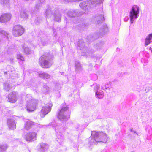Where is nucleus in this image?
Returning <instances> with one entry per match:
<instances>
[{"label": "nucleus", "instance_id": "nucleus-1", "mask_svg": "<svg viewBox=\"0 0 152 152\" xmlns=\"http://www.w3.org/2000/svg\"><path fill=\"white\" fill-rule=\"evenodd\" d=\"M107 134L105 133L99 131L91 132V136L89 138L90 143L95 144L96 142H102L106 143L108 139Z\"/></svg>", "mask_w": 152, "mask_h": 152}, {"label": "nucleus", "instance_id": "nucleus-2", "mask_svg": "<svg viewBox=\"0 0 152 152\" xmlns=\"http://www.w3.org/2000/svg\"><path fill=\"white\" fill-rule=\"evenodd\" d=\"M53 57L52 54L48 53H45L40 58L39 63L43 68H49L53 64L51 59Z\"/></svg>", "mask_w": 152, "mask_h": 152}, {"label": "nucleus", "instance_id": "nucleus-3", "mask_svg": "<svg viewBox=\"0 0 152 152\" xmlns=\"http://www.w3.org/2000/svg\"><path fill=\"white\" fill-rule=\"evenodd\" d=\"M25 99L27 102L26 108L27 111L30 112L35 110L37 104V101L36 99H33L30 94L26 95Z\"/></svg>", "mask_w": 152, "mask_h": 152}, {"label": "nucleus", "instance_id": "nucleus-4", "mask_svg": "<svg viewBox=\"0 0 152 152\" xmlns=\"http://www.w3.org/2000/svg\"><path fill=\"white\" fill-rule=\"evenodd\" d=\"M69 108L67 106L61 107L58 110L57 117L62 121H67L69 118Z\"/></svg>", "mask_w": 152, "mask_h": 152}, {"label": "nucleus", "instance_id": "nucleus-5", "mask_svg": "<svg viewBox=\"0 0 152 152\" xmlns=\"http://www.w3.org/2000/svg\"><path fill=\"white\" fill-rule=\"evenodd\" d=\"M140 8L137 5H133L129 12V16L131 23H133L134 19L138 18Z\"/></svg>", "mask_w": 152, "mask_h": 152}, {"label": "nucleus", "instance_id": "nucleus-6", "mask_svg": "<svg viewBox=\"0 0 152 152\" xmlns=\"http://www.w3.org/2000/svg\"><path fill=\"white\" fill-rule=\"evenodd\" d=\"M24 32V29L23 27L20 25L15 26L12 30V33L13 35L18 37L22 35Z\"/></svg>", "mask_w": 152, "mask_h": 152}, {"label": "nucleus", "instance_id": "nucleus-7", "mask_svg": "<svg viewBox=\"0 0 152 152\" xmlns=\"http://www.w3.org/2000/svg\"><path fill=\"white\" fill-rule=\"evenodd\" d=\"M52 106V104L51 103L47 104L45 106H43L40 112L41 116L43 117L50 112Z\"/></svg>", "mask_w": 152, "mask_h": 152}, {"label": "nucleus", "instance_id": "nucleus-8", "mask_svg": "<svg viewBox=\"0 0 152 152\" xmlns=\"http://www.w3.org/2000/svg\"><path fill=\"white\" fill-rule=\"evenodd\" d=\"M18 98L17 94L15 92L10 93L8 96L9 101L12 103H15L17 100Z\"/></svg>", "mask_w": 152, "mask_h": 152}, {"label": "nucleus", "instance_id": "nucleus-9", "mask_svg": "<svg viewBox=\"0 0 152 152\" xmlns=\"http://www.w3.org/2000/svg\"><path fill=\"white\" fill-rule=\"evenodd\" d=\"M52 125L54 128L56 132L57 133H61L64 131V128L62 125L60 124H57L55 122H53L50 124Z\"/></svg>", "mask_w": 152, "mask_h": 152}, {"label": "nucleus", "instance_id": "nucleus-10", "mask_svg": "<svg viewBox=\"0 0 152 152\" xmlns=\"http://www.w3.org/2000/svg\"><path fill=\"white\" fill-rule=\"evenodd\" d=\"M36 135L35 132L28 133L26 136L25 139L27 141H34L36 140Z\"/></svg>", "mask_w": 152, "mask_h": 152}, {"label": "nucleus", "instance_id": "nucleus-11", "mask_svg": "<svg viewBox=\"0 0 152 152\" xmlns=\"http://www.w3.org/2000/svg\"><path fill=\"white\" fill-rule=\"evenodd\" d=\"M11 14L9 13H5L0 17V22L4 23L9 21L11 18Z\"/></svg>", "mask_w": 152, "mask_h": 152}, {"label": "nucleus", "instance_id": "nucleus-12", "mask_svg": "<svg viewBox=\"0 0 152 152\" xmlns=\"http://www.w3.org/2000/svg\"><path fill=\"white\" fill-rule=\"evenodd\" d=\"M7 125L9 128L11 129L14 130L16 128L15 121L13 119H9L7 120Z\"/></svg>", "mask_w": 152, "mask_h": 152}, {"label": "nucleus", "instance_id": "nucleus-13", "mask_svg": "<svg viewBox=\"0 0 152 152\" xmlns=\"http://www.w3.org/2000/svg\"><path fill=\"white\" fill-rule=\"evenodd\" d=\"M152 42V33L148 35L145 39V45L147 46Z\"/></svg>", "mask_w": 152, "mask_h": 152}, {"label": "nucleus", "instance_id": "nucleus-14", "mask_svg": "<svg viewBox=\"0 0 152 152\" xmlns=\"http://www.w3.org/2000/svg\"><path fill=\"white\" fill-rule=\"evenodd\" d=\"M39 75L40 77L44 79L45 80L49 79L50 77V75L48 73L44 72H40L39 74Z\"/></svg>", "mask_w": 152, "mask_h": 152}, {"label": "nucleus", "instance_id": "nucleus-15", "mask_svg": "<svg viewBox=\"0 0 152 152\" xmlns=\"http://www.w3.org/2000/svg\"><path fill=\"white\" fill-rule=\"evenodd\" d=\"M34 124L33 122L31 121L28 120L25 124L24 129L26 130H28L31 128Z\"/></svg>", "mask_w": 152, "mask_h": 152}, {"label": "nucleus", "instance_id": "nucleus-16", "mask_svg": "<svg viewBox=\"0 0 152 152\" xmlns=\"http://www.w3.org/2000/svg\"><path fill=\"white\" fill-rule=\"evenodd\" d=\"M40 148L39 150L42 152H44L48 148V145L44 143H41L40 144Z\"/></svg>", "mask_w": 152, "mask_h": 152}, {"label": "nucleus", "instance_id": "nucleus-17", "mask_svg": "<svg viewBox=\"0 0 152 152\" xmlns=\"http://www.w3.org/2000/svg\"><path fill=\"white\" fill-rule=\"evenodd\" d=\"M9 146L5 143L0 144V152H4L8 148Z\"/></svg>", "mask_w": 152, "mask_h": 152}, {"label": "nucleus", "instance_id": "nucleus-18", "mask_svg": "<svg viewBox=\"0 0 152 152\" xmlns=\"http://www.w3.org/2000/svg\"><path fill=\"white\" fill-rule=\"evenodd\" d=\"M75 71L77 73H79L83 69L80 63L78 62H76L75 65Z\"/></svg>", "mask_w": 152, "mask_h": 152}, {"label": "nucleus", "instance_id": "nucleus-19", "mask_svg": "<svg viewBox=\"0 0 152 152\" xmlns=\"http://www.w3.org/2000/svg\"><path fill=\"white\" fill-rule=\"evenodd\" d=\"M23 49V50L24 52L27 54H29L31 52L32 50L31 49L26 45L24 44L22 45Z\"/></svg>", "mask_w": 152, "mask_h": 152}, {"label": "nucleus", "instance_id": "nucleus-20", "mask_svg": "<svg viewBox=\"0 0 152 152\" xmlns=\"http://www.w3.org/2000/svg\"><path fill=\"white\" fill-rule=\"evenodd\" d=\"M95 19L96 20L98 24L102 23L104 20V17L101 15H99L95 18Z\"/></svg>", "mask_w": 152, "mask_h": 152}, {"label": "nucleus", "instance_id": "nucleus-21", "mask_svg": "<svg viewBox=\"0 0 152 152\" xmlns=\"http://www.w3.org/2000/svg\"><path fill=\"white\" fill-rule=\"evenodd\" d=\"M88 3V1L83 2L80 4L79 6L82 9L86 10V9H87Z\"/></svg>", "mask_w": 152, "mask_h": 152}, {"label": "nucleus", "instance_id": "nucleus-22", "mask_svg": "<svg viewBox=\"0 0 152 152\" xmlns=\"http://www.w3.org/2000/svg\"><path fill=\"white\" fill-rule=\"evenodd\" d=\"M96 96L97 98L101 99L103 97V92L102 91H96L95 93Z\"/></svg>", "mask_w": 152, "mask_h": 152}, {"label": "nucleus", "instance_id": "nucleus-23", "mask_svg": "<svg viewBox=\"0 0 152 152\" xmlns=\"http://www.w3.org/2000/svg\"><path fill=\"white\" fill-rule=\"evenodd\" d=\"M38 44L39 45L42 44L44 45L46 43V41L45 39L43 37H39L38 38Z\"/></svg>", "mask_w": 152, "mask_h": 152}, {"label": "nucleus", "instance_id": "nucleus-24", "mask_svg": "<svg viewBox=\"0 0 152 152\" xmlns=\"http://www.w3.org/2000/svg\"><path fill=\"white\" fill-rule=\"evenodd\" d=\"M67 15L68 16L70 17H75L77 15L76 12L73 10L69 11L67 13Z\"/></svg>", "mask_w": 152, "mask_h": 152}, {"label": "nucleus", "instance_id": "nucleus-25", "mask_svg": "<svg viewBox=\"0 0 152 152\" xmlns=\"http://www.w3.org/2000/svg\"><path fill=\"white\" fill-rule=\"evenodd\" d=\"M50 90L49 87L46 84H44L43 85V87L42 88V91L43 93L46 94Z\"/></svg>", "mask_w": 152, "mask_h": 152}, {"label": "nucleus", "instance_id": "nucleus-26", "mask_svg": "<svg viewBox=\"0 0 152 152\" xmlns=\"http://www.w3.org/2000/svg\"><path fill=\"white\" fill-rule=\"evenodd\" d=\"M11 86L10 84L8 83H4V89L6 91H8L11 88Z\"/></svg>", "mask_w": 152, "mask_h": 152}, {"label": "nucleus", "instance_id": "nucleus-27", "mask_svg": "<svg viewBox=\"0 0 152 152\" xmlns=\"http://www.w3.org/2000/svg\"><path fill=\"white\" fill-rule=\"evenodd\" d=\"M20 16L21 17L24 18H28V15L26 13L23 11H21L20 14Z\"/></svg>", "mask_w": 152, "mask_h": 152}, {"label": "nucleus", "instance_id": "nucleus-28", "mask_svg": "<svg viewBox=\"0 0 152 152\" xmlns=\"http://www.w3.org/2000/svg\"><path fill=\"white\" fill-rule=\"evenodd\" d=\"M61 15L60 14L58 13L55 15V20L60 22L61 21Z\"/></svg>", "mask_w": 152, "mask_h": 152}, {"label": "nucleus", "instance_id": "nucleus-29", "mask_svg": "<svg viewBox=\"0 0 152 152\" xmlns=\"http://www.w3.org/2000/svg\"><path fill=\"white\" fill-rule=\"evenodd\" d=\"M92 86L94 87V92H96V91H98V90L100 88V86L98 85H97L96 84H94Z\"/></svg>", "mask_w": 152, "mask_h": 152}, {"label": "nucleus", "instance_id": "nucleus-30", "mask_svg": "<svg viewBox=\"0 0 152 152\" xmlns=\"http://www.w3.org/2000/svg\"><path fill=\"white\" fill-rule=\"evenodd\" d=\"M17 58L18 60H20L22 61L24 60V58L20 54H18L17 56Z\"/></svg>", "mask_w": 152, "mask_h": 152}, {"label": "nucleus", "instance_id": "nucleus-31", "mask_svg": "<svg viewBox=\"0 0 152 152\" xmlns=\"http://www.w3.org/2000/svg\"><path fill=\"white\" fill-rule=\"evenodd\" d=\"M46 17H49L51 15V13L50 10L49 9H48L46 10L45 12Z\"/></svg>", "mask_w": 152, "mask_h": 152}, {"label": "nucleus", "instance_id": "nucleus-32", "mask_svg": "<svg viewBox=\"0 0 152 152\" xmlns=\"http://www.w3.org/2000/svg\"><path fill=\"white\" fill-rule=\"evenodd\" d=\"M152 89V86L150 85H148L145 88V91L146 92H148L149 91Z\"/></svg>", "mask_w": 152, "mask_h": 152}, {"label": "nucleus", "instance_id": "nucleus-33", "mask_svg": "<svg viewBox=\"0 0 152 152\" xmlns=\"http://www.w3.org/2000/svg\"><path fill=\"white\" fill-rule=\"evenodd\" d=\"M111 83L109 82L108 83H106L104 87L102 86L101 89L102 90H104V89H107V88H108L110 87V85Z\"/></svg>", "mask_w": 152, "mask_h": 152}, {"label": "nucleus", "instance_id": "nucleus-34", "mask_svg": "<svg viewBox=\"0 0 152 152\" xmlns=\"http://www.w3.org/2000/svg\"><path fill=\"white\" fill-rule=\"evenodd\" d=\"M0 33L2 35L6 37H7L8 35V33L6 31L4 30H1L0 31Z\"/></svg>", "mask_w": 152, "mask_h": 152}, {"label": "nucleus", "instance_id": "nucleus-35", "mask_svg": "<svg viewBox=\"0 0 152 152\" xmlns=\"http://www.w3.org/2000/svg\"><path fill=\"white\" fill-rule=\"evenodd\" d=\"M102 31L104 33L107 32L108 31V27H107V25H104V28H102Z\"/></svg>", "mask_w": 152, "mask_h": 152}, {"label": "nucleus", "instance_id": "nucleus-36", "mask_svg": "<svg viewBox=\"0 0 152 152\" xmlns=\"http://www.w3.org/2000/svg\"><path fill=\"white\" fill-rule=\"evenodd\" d=\"M80 42L79 43V47H80V49H81L83 48V47L84 46L85 44L84 43V42H82L81 44H80Z\"/></svg>", "mask_w": 152, "mask_h": 152}, {"label": "nucleus", "instance_id": "nucleus-37", "mask_svg": "<svg viewBox=\"0 0 152 152\" xmlns=\"http://www.w3.org/2000/svg\"><path fill=\"white\" fill-rule=\"evenodd\" d=\"M129 18L128 16L125 17L124 18V20L125 22H127L128 21Z\"/></svg>", "mask_w": 152, "mask_h": 152}, {"label": "nucleus", "instance_id": "nucleus-38", "mask_svg": "<svg viewBox=\"0 0 152 152\" xmlns=\"http://www.w3.org/2000/svg\"><path fill=\"white\" fill-rule=\"evenodd\" d=\"M130 131L131 132H133V133H136V134L138 136V133H137L136 131H134L132 129H130Z\"/></svg>", "mask_w": 152, "mask_h": 152}, {"label": "nucleus", "instance_id": "nucleus-39", "mask_svg": "<svg viewBox=\"0 0 152 152\" xmlns=\"http://www.w3.org/2000/svg\"><path fill=\"white\" fill-rule=\"evenodd\" d=\"M4 3H9V1L8 0H3Z\"/></svg>", "mask_w": 152, "mask_h": 152}, {"label": "nucleus", "instance_id": "nucleus-40", "mask_svg": "<svg viewBox=\"0 0 152 152\" xmlns=\"http://www.w3.org/2000/svg\"><path fill=\"white\" fill-rule=\"evenodd\" d=\"M149 50L151 51V52L152 53V48H149Z\"/></svg>", "mask_w": 152, "mask_h": 152}, {"label": "nucleus", "instance_id": "nucleus-41", "mask_svg": "<svg viewBox=\"0 0 152 152\" xmlns=\"http://www.w3.org/2000/svg\"><path fill=\"white\" fill-rule=\"evenodd\" d=\"M102 0H99L98 3H101L102 1Z\"/></svg>", "mask_w": 152, "mask_h": 152}, {"label": "nucleus", "instance_id": "nucleus-42", "mask_svg": "<svg viewBox=\"0 0 152 152\" xmlns=\"http://www.w3.org/2000/svg\"><path fill=\"white\" fill-rule=\"evenodd\" d=\"M96 0H95V1H96Z\"/></svg>", "mask_w": 152, "mask_h": 152}]
</instances>
